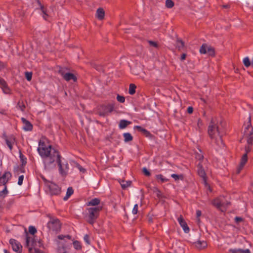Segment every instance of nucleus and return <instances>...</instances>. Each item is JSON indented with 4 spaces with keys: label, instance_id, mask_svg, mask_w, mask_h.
<instances>
[{
    "label": "nucleus",
    "instance_id": "obj_32",
    "mask_svg": "<svg viewBox=\"0 0 253 253\" xmlns=\"http://www.w3.org/2000/svg\"><path fill=\"white\" fill-rule=\"evenodd\" d=\"M173 249L170 253H184V250L181 247H173Z\"/></svg>",
    "mask_w": 253,
    "mask_h": 253
},
{
    "label": "nucleus",
    "instance_id": "obj_55",
    "mask_svg": "<svg viewBox=\"0 0 253 253\" xmlns=\"http://www.w3.org/2000/svg\"><path fill=\"white\" fill-rule=\"evenodd\" d=\"M93 67L98 71H101L102 69V67L101 66L97 65L95 64H94L93 65Z\"/></svg>",
    "mask_w": 253,
    "mask_h": 253
},
{
    "label": "nucleus",
    "instance_id": "obj_29",
    "mask_svg": "<svg viewBox=\"0 0 253 253\" xmlns=\"http://www.w3.org/2000/svg\"><path fill=\"white\" fill-rule=\"evenodd\" d=\"M30 242H31V246L33 247H34L36 243L35 242L33 238L32 237H30L27 236L26 239V246L29 247L30 245Z\"/></svg>",
    "mask_w": 253,
    "mask_h": 253
},
{
    "label": "nucleus",
    "instance_id": "obj_20",
    "mask_svg": "<svg viewBox=\"0 0 253 253\" xmlns=\"http://www.w3.org/2000/svg\"><path fill=\"white\" fill-rule=\"evenodd\" d=\"M105 11L102 8H99L97 9L96 16L99 20H102L104 18Z\"/></svg>",
    "mask_w": 253,
    "mask_h": 253
},
{
    "label": "nucleus",
    "instance_id": "obj_4",
    "mask_svg": "<svg viewBox=\"0 0 253 253\" xmlns=\"http://www.w3.org/2000/svg\"><path fill=\"white\" fill-rule=\"evenodd\" d=\"M47 216L50 219L47 224L48 228L56 233L59 232L61 228V223L60 220L50 214H48Z\"/></svg>",
    "mask_w": 253,
    "mask_h": 253
},
{
    "label": "nucleus",
    "instance_id": "obj_12",
    "mask_svg": "<svg viewBox=\"0 0 253 253\" xmlns=\"http://www.w3.org/2000/svg\"><path fill=\"white\" fill-rule=\"evenodd\" d=\"M9 243L11 245L12 250L14 252L17 253H21L22 246L17 241L13 239H11L9 240Z\"/></svg>",
    "mask_w": 253,
    "mask_h": 253
},
{
    "label": "nucleus",
    "instance_id": "obj_26",
    "mask_svg": "<svg viewBox=\"0 0 253 253\" xmlns=\"http://www.w3.org/2000/svg\"><path fill=\"white\" fill-rule=\"evenodd\" d=\"M74 193V190L72 187H69L67 189L66 195L64 197L63 200L64 201H66L68 200V199Z\"/></svg>",
    "mask_w": 253,
    "mask_h": 253
},
{
    "label": "nucleus",
    "instance_id": "obj_23",
    "mask_svg": "<svg viewBox=\"0 0 253 253\" xmlns=\"http://www.w3.org/2000/svg\"><path fill=\"white\" fill-rule=\"evenodd\" d=\"M100 199H99L98 198H95L91 199L90 201L88 202L87 203H86V204L87 206H95L98 205L100 204Z\"/></svg>",
    "mask_w": 253,
    "mask_h": 253
},
{
    "label": "nucleus",
    "instance_id": "obj_13",
    "mask_svg": "<svg viewBox=\"0 0 253 253\" xmlns=\"http://www.w3.org/2000/svg\"><path fill=\"white\" fill-rule=\"evenodd\" d=\"M12 176L9 171H5L1 176H0V185L6 186V183Z\"/></svg>",
    "mask_w": 253,
    "mask_h": 253
},
{
    "label": "nucleus",
    "instance_id": "obj_39",
    "mask_svg": "<svg viewBox=\"0 0 253 253\" xmlns=\"http://www.w3.org/2000/svg\"><path fill=\"white\" fill-rule=\"evenodd\" d=\"M8 190L7 189V186H4V189L0 191V197H4L8 193Z\"/></svg>",
    "mask_w": 253,
    "mask_h": 253
},
{
    "label": "nucleus",
    "instance_id": "obj_42",
    "mask_svg": "<svg viewBox=\"0 0 253 253\" xmlns=\"http://www.w3.org/2000/svg\"><path fill=\"white\" fill-rule=\"evenodd\" d=\"M29 232L31 234L34 235L37 232V229L35 227L33 226H30L29 227Z\"/></svg>",
    "mask_w": 253,
    "mask_h": 253
},
{
    "label": "nucleus",
    "instance_id": "obj_17",
    "mask_svg": "<svg viewBox=\"0 0 253 253\" xmlns=\"http://www.w3.org/2000/svg\"><path fill=\"white\" fill-rule=\"evenodd\" d=\"M213 139H215V143L219 147L222 148L224 147V144L222 139V133L215 136V137H214Z\"/></svg>",
    "mask_w": 253,
    "mask_h": 253
},
{
    "label": "nucleus",
    "instance_id": "obj_36",
    "mask_svg": "<svg viewBox=\"0 0 253 253\" xmlns=\"http://www.w3.org/2000/svg\"><path fill=\"white\" fill-rule=\"evenodd\" d=\"M171 177H172L175 181H177L179 179H183V175L182 174L178 175L176 174H172L171 175Z\"/></svg>",
    "mask_w": 253,
    "mask_h": 253
},
{
    "label": "nucleus",
    "instance_id": "obj_1",
    "mask_svg": "<svg viewBox=\"0 0 253 253\" xmlns=\"http://www.w3.org/2000/svg\"><path fill=\"white\" fill-rule=\"evenodd\" d=\"M37 150L42 159L44 168L46 170H50L55 168L57 163L59 167L60 173L63 176L67 174L69 165L68 163L65 164L62 163L61 156L58 150L52 147L51 145L46 146L45 143L41 140L39 142Z\"/></svg>",
    "mask_w": 253,
    "mask_h": 253
},
{
    "label": "nucleus",
    "instance_id": "obj_44",
    "mask_svg": "<svg viewBox=\"0 0 253 253\" xmlns=\"http://www.w3.org/2000/svg\"><path fill=\"white\" fill-rule=\"evenodd\" d=\"M117 99L118 101L121 102V103H124L125 101V98L123 96H120L119 95H118L117 96Z\"/></svg>",
    "mask_w": 253,
    "mask_h": 253
},
{
    "label": "nucleus",
    "instance_id": "obj_6",
    "mask_svg": "<svg viewBox=\"0 0 253 253\" xmlns=\"http://www.w3.org/2000/svg\"><path fill=\"white\" fill-rule=\"evenodd\" d=\"M208 133L211 139H213L214 137H215V136L222 133L219 127L213 122V119L211 120L209 126Z\"/></svg>",
    "mask_w": 253,
    "mask_h": 253
},
{
    "label": "nucleus",
    "instance_id": "obj_59",
    "mask_svg": "<svg viewBox=\"0 0 253 253\" xmlns=\"http://www.w3.org/2000/svg\"><path fill=\"white\" fill-rule=\"evenodd\" d=\"M65 237H66V236H65V235H60L58 236L57 238H58V239H59L60 240H63V239H64V238H65Z\"/></svg>",
    "mask_w": 253,
    "mask_h": 253
},
{
    "label": "nucleus",
    "instance_id": "obj_9",
    "mask_svg": "<svg viewBox=\"0 0 253 253\" xmlns=\"http://www.w3.org/2000/svg\"><path fill=\"white\" fill-rule=\"evenodd\" d=\"M2 138L5 140L6 145L10 150L11 151L13 148V145L16 142V139L14 135L12 134L7 135L5 133H4L2 134Z\"/></svg>",
    "mask_w": 253,
    "mask_h": 253
},
{
    "label": "nucleus",
    "instance_id": "obj_56",
    "mask_svg": "<svg viewBox=\"0 0 253 253\" xmlns=\"http://www.w3.org/2000/svg\"><path fill=\"white\" fill-rule=\"evenodd\" d=\"M243 220V219L241 217H239V216H236L235 218V221L237 222V223H239L240 222H241Z\"/></svg>",
    "mask_w": 253,
    "mask_h": 253
},
{
    "label": "nucleus",
    "instance_id": "obj_28",
    "mask_svg": "<svg viewBox=\"0 0 253 253\" xmlns=\"http://www.w3.org/2000/svg\"><path fill=\"white\" fill-rule=\"evenodd\" d=\"M120 183L121 185L122 188L123 189H125L131 185V182L130 181H126L125 180H122L120 181Z\"/></svg>",
    "mask_w": 253,
    "mask_h": 253
},
{
    "label": "nucleus",
    "instance_id": "obj_45",
    "mask_svg": "<svg viewBox=\"0 0 253 253\" xmlns=\"http://www.w3.org/2000/svg\"><path fill=\"white\" fill-rule=\"evenodd\" d=\"M148 42L149 44H150V45H151L152 46H153L156 48H157L158 47V43L155 42H154L152 41H148Z\"/></svg>",
    "mask_w": 253,
    "mask_h": 253
},
{
    "label": "nucleus",
    "instance_id": "obj_54",
    "mask_svg": "<svg viewBox=\"0 0 253 253\" xmlns=\"http://www.w3.org/2000/svg\"><path fill=\"white\" fill-rule=\"evenodd\" d=\"M77 167L80 170L81 172L84 173L85 171V169H84L80 165L77 164Z\"/></svg>",
    "mask_w": 253,
    "mask_h": 253
},
{
    "label": "nucleus",
    "instance_id": "obj_38",
    "mask_svg": "<svg viewBox=\"0 0 253 253\" xmlns=\"http://www.w3.org/2000/svg\"><path fill=\"white\" fill-rule=\"evenodd\" d=\"M166 6L167 8H171L174 6V2L171 0H166Z\"/></svg>",
    "mask_w": 253,
    "mask_h": 253
},
{
    "label": "nucleus",
    "instance_id": "obj_51",
    "mask_svg": "<svg viewBox=\"0 0 253 253\" xmlns=\"http://www.w3.org/2000/svg\"><path fill=\"white\" fill-rule=\"evenodd\" d=\"M142 133L147 137H149L151 135V133L146 129H144V130L142 131Z\"/></svg>",
    "mask_w": 253,
    "mask_h": 253
},
{
    "label": "nucleus",
    "instance_id": "obj_7",
    "mask_svg": "<svg viewBox=\"0 0 253 253\" xmlns=\"http://www.w3.org/2000/svg\"><path fill=\"white\" fill-rule=\"evenodd\" d=\"M48 188L50 194L52 195H58L61 193V188L54 183L48 182L46 184Z\"/></svg>",
    "mask_w": 253,
    "mask_h": 253
},
{
    "label": "nucleus",
    "instance_id": "obj_30",
    "mask_svg": "<svg viewBox=\"0 0 253 253\" xmlns=\"http://www.w3.org/2000/svg\"><path fill=\"white\" fill-rule=\"evenodd\" d=\"M136 86L133 84H130L129 86L128 92L130 95H133L135 93Z\"/></svg>",
    "mask_w": 253,
    "mask_h": 253
},
{
    "label": "nucleus",
    "instance_id": "obj_16",
    "mask_svg": "<svg viewBox=\"0 0 253 253\" xmlns=\"http://www.w3.org/2000/svg\"><path fill=\"white\" fill-rule=\"evenodd\" d=\"M21 120L23 123V129L26 131H30L33 129V126L31 123L26 119L22 118Z\"/></svg>",
    "mask_w": 253,
    "mask_h": 253
},
{
    "label": "nucleus",
    "instance_id": "obj_33",
    "mask_svg": "<svg viewBox=\"0 0 253 253\" xmlns=\"http://www.w3.org/2000/svg\"><path fill=\"white\" fill-rule=\"evenodd\" d=\"M156 179L158 180H161V181L162 183H164V182H167V181H169V179L165 178L164 177V176L162 174H161L156 175Z\"/></svg>",
    "mask_w": 253,
    "mask_h": 253
},
{
    "label": "nucleus",
    "instance_id": "obj_25",
    "mask_svg": "<svg viewBox=\"0 0 253 253\" xmlns=\"http://www.w3.org/2000/svg\"><path fill=\"white\" fill-rule=\"evenodd\" d=\"M37 3L39 4V5L40 6V9L42 11V12L43 13V17L44 19L46 20V17L48 16L47 14L46 13V10L45 8L44 7V6L41 4V2L39 0H37Z\"/></svg>",
    "mask_w": 253,
    "mask_h": 253
},
{
    "label": "nucleus",
    "instance_id": "obj_47",
    "mask_svg": "<svg viewBox=\"0 0 253 253\" xmlns=\"http://www.w3.org/2000/svg\"><path fill=\"white\" fill-rule=\"evenodd\" d=\"M202 212L200 210H197L196 211V217H197V222L199 223L200 221L199 217L201 215Z\"/></svg>",
    "mask_w": 253,
    "mask_h": 253
},
{
    "label": "nucleus",
    "instance_id": "obj_48",
    "mask_svg": "<svg viewBox=\"0 0 253 253\" xmlns=\"http://www.w3.org/2000/svg\"><path fill=\"white\" fill-rule=\"evenodd\" d=\"M24 179V176L23 175H20L18 178V184L19 185H21L23 183Z\"/></svg>",
    "mask_w": 253,
    "mask_h": 253
},
{
    "label": "nucleus",
    "instance_id": "obj_11",
    "mask_svg": "<svg viewBox=\"0 0 253 253\" xmlns=\"http://www.w3.org/2000/svg\"><path fill=\"white\" fill-rule=\"evenodd\" d=\"M59 73L63 77V79L67 82L72 80L74 82H76L77 80V78L74 74L71 73H65L63 69H60L59 70Z\"/></svg>",
    "mask_w": 253,
    "mask_h": 253
},
{
    "label": "nucleus",
    "instance_id": "obj_52",
    "mask_svg": "<svg viewBox=\"0 0 253 253\" xmlns=\"http://www.w3.org/2000/svg\"><path fill=\"white\" fill-rule=\"evenodd\" d=\"M203 126L202 121L201 119H199L197 122V126L199 130L201 129V127Z\"/></svg>",
    "mask_w": 253,
    "mask_h": 253
},
{
    "label": "nucleus",
    "instance_id": "obj_19",
    "mask_svg": "<svg viewBox=\"0 0 253 253\" xmlns=\"http://www.w3.org/2000/svg\"><path fill=\"white\" fill-rule=\"evenodd\" d=\"M247 161H248V155H247V154H245L243 155V156L241 158L240 164V166H239V168L238 169V173L240 172V170L243 169V168L244 167V166L247 163Z\"/></svg>",
    "mask_w": 253,
    "mask_h": 253
},
{
    "label": "nucleus",
    "instance_id": "obj_35",
    "mask_svg": "<svg viewBox=\"0 0 253 253\" xmlns=\"http://www.w3.org/2000/svg\"><path fill=\"white\" fill-rule=\"evenodd\" d=\"M73 246L74 248L77 250H80L82 249L81 243L78 241H75L73 242Z\"/></svg>",
    "mask_w": 253,
    "mask_h": 253
},
{
    "label": "nucleus",
    "instance_id": "obj_31",
    "mask_svg": "<svg viewBox=\"0 0 253 253\" xmlns=\"http://www.w3.org/2000/svg\"><path fill=\"white\" fill-rule=\"evenodd\" d=\"M16 107L23 112L25 109V105L22 100H19L17 103Z\"/></svg>",
    "mask_w": 253,
    "mask_h": 253
},
{
    "label": "nucleus",
    "instance_id": "obj_18",
    "mask_svg": "<svg viewBox=\"0 0 253 253\" xmlns=\"http://www.w3.org/2000/svg\"><path fill=\"white\" fill-rule=\"evenodd\" d=\"M195 247L199 250H202L207 247V243L205 241H198L194 243Z\"/></svg>",
    "mask_w": 253,
    "mask_h": 253
},
{
    "label": "nucleus",
    "instance_id": "obj_2",
    "mask_svg": "<svg viewBox=\"0 0 253 253\" xmlns=\"http://www.w3.org/2000/svg\"><path fill=\"white\" fill-rule=\"evenodd\" d=\"M101 207L87 208L84 211V217L89 224L93 225L98 218Z\"/></svg>",
    "mask_w": 253,
    "mask_h": 253
},
{
    "label": "nucleus",
    "instance_id": "obj_27",
    "mask_svg": "<svg viewBox=\"0 0 253 253\" xmlns=\"http://www.w3.org/2000/svg\"><path fill=\"white\" fill-rule=\"evenodd\" d=\"M124 141L125 142H129L132 140L133 137L130 133L126 132L123 134Z\"/></svg>",
    "mask_w": 253,
    "mask_h": 253
},
{
    "label": "nucleus",
    "instance_id": "obj_15",
    "mask_svg": "<svg viewBox=\"0 0 253 253\" xmlns=\"http://www.w3.org/2000/svg\"><path fill=\"white\" fill-rule=\"evenodd\" d=\"M177 220L184 232L186 233H189L190 231L189 228L181 215L177 218Z\"/></svg>",
    "mask_w": 253,
    "mask_h": 253
},
{
    "label": "nucleus",
    "instance_id": "obj_64",
    "mask_svg": "<svg viewBox=\"0 0 253 253\" xmlns=\"http://www.w3.org/2000/svg\"><path fill=\"white\" fill-rule=\"evenodd\" d=\"M0 114H5V110L3 109H1V110H0Z\"/></svg>",
    "mask_w": 253,
    "mask_h": 253
},
{
    "label": "nucleus",
    "instance_id": "obj_40",
    "mask_svg": "<svg viewBox=\"0 0 253 253\" xmlns=\"http://www.w3.org/2000/svg\"><path fill=\"white\" fill-rule=\"evenodd\" d=\"M3 91L5 94H8L10 93V90L9 88L8 87L7 84H5V85H3L1 87Z\"/></svg>",
    "mask_w": 253,
    "mask_h": 253
},
{
    "label": "nucleus",
    "instance_id": "obj_62",
    "mask_svg": "<svg viewBox=\"0 0 253 253\" xmlns=\"http://www.w3.org/2000/svg\"><path fill=\"white\" fill-rule=\"evenodd\" d=\"M23 166H22L21 168H19V170L21 172L24 173L25 172V170Z\"/></svg>",
    "mask_w": 253,
    "mask_h": 253
},
{
    "label": "nucleus",
    "instance_id": "obj_58",
    "mask_svg": "<svg viewBox=\"0 0 253 253\" xmlns=\"http://www.w3.org/2000/svg\"><path fill=\"white\" fill-rule=\"evenodd\" d=\"M193 112V108L191 106H189L187 108V112L189 113V114H191Z\"/></svg>",
    "mask_w": 253,
    "mask_h": 253
},
{
    "label": "nucleus",
    "instance_id": "obj_22",
    "mask_svg": "<svg viewBox=\"0 0 253 253\" xmlns=\"http://www.w3.org/2000/svg\"><path fill=\"white\" fill-rule=\"evenodd\" d=\"M229 252L231 253H251V251L249 249H246V250H243V249H230L229 250Z\"/></svg>",
    "mask_w": 253,
    "mask_h": 253
},
{
    "label": "nucleus",
    "instance_id": "obj_60",
    "mask_svg": "<svg viewBox=\"0 0 253 253\" xmlns=\"http://www.w3.org/2000/svg\"><path fill=\"white\" fill-rule=\"evenodd\" d=\"M186 57V54L185 53H183L181 56V60H184L185 59V58Z\"/></svg>",
    "mask_w": 253,
    "mask_h": 253
},
{
    "label": "nucleus",
    "instance_id": "obj_57",
    "mask_svg": "<svg viewBox=\"0 0 253 253\" xmlns=\"http://www.w3.org/2000/svg\"><path fill=\"white\" fill-rule=\"evenodd\" d=\"M6 84V82L3 79L0 78V84L1 85V87L5 85Z\"/></svg>",
    "mask_w": 253,
    "mask_h": 253
},
{
    "label": "nucleus",
    "instance_id": "obj_41",
    "mask_svg": "<svg viewBox=\"0 0 253 253\" xmlns=\"http://www.w3.org/2000/svg\"><path fill=\"white\" fill-rule=\"evenodd\" d=\"M3 91L5 94H8L10 93V90L9 88L8 87L7 84H5V85H3L1 87Z\"/></svg>",
    "mask_w": 253,
    "mask_h": 253
},
{
    "label": "nucleus",
    "instance_id": "obj_24",
    "mask_svg": "<svg viewBox=\"0 0 253 253\" xmlns=\"http://www.w3.org/2000/svg\"><path fill=\"white\" fill-rule=\"evenodd\" d=\"M175 46L178 50H181L184 46V42L181 40L177 39L176 41Z\"/></svg>",
    "mask_w": 253,
    "mask_h": 253
},
{
    "label": "nucleus",
    "instance_id": "obj_5",
    "mask_svg": "<svg viewBox=\"0 0 253 253\" xmlns=\"http://www.w3.org/2000/svg\"><path fill=\"white\" fill-rule=\"evenodd\" d=\"M114 103H109L100 106L98 108V114L102 117L108 116L114 110Z\"/></svg>",
    "mask_w": 253,
    "mask_h": 253
},
{
    "label": "nucleus",
    "instance_id": "obj_61",
    "mask_svg": "<svg viewBox=\"0 0 253 253\" xmlns=\"http://www.w3.org/2000/svg\"><path fill=\"white\" fill-rule=\"evenodd\" d=\"M35 253H43V252L38 249H35Z\"/></svg>",
    "mask_w": 253,
    "mask_h": 253
},
{
    "label": "nucleus",
    "instance_id": "obj_37",
    "mask_svg": "<svg viewBox=\"0 0 253 253\" xmlns=\"http://www.w3.org/2000/svg\"><path fill=\"white\" fill-rule=\"evenodd\" d=\"M19 157H20V160H21V161L22 162V166H25L26 164V163H27V161H26L27 159L21 153V151H20Z\"/></svg>",
    "mask_w": 253,
    "mask_h": 253
},
{
    "label": "nucleus",
    "instance_id": "obj_49",
    "mask_svg": "<svg viewBox=\"0 0 253 253\" xmlns=\"http://www.w3.org/2000/svg\"><path fill=\"white\" fill-rule=\"evenodd\" d=\"M84 239L86 244H90L89 236L87 234L84 235Z\"/></svg>",
    "mask_w": 253,
    "mask_h": 253
},
{
    "label": "nucleus",
    "instance_id": "obj_10",
    "mask_svg": "<svg viewBox=\"0 0 253 253\" xmlns=\"http://www.w3.org/2000/svg\"><path fill=\"white\" fill-rule=\"evenodd\" d=\"M223 199V197H221L216 198L213 201L212 204L219 209H221L222 208H225L230 204V203L228 202H225L224 201Z\"/></svg>",
    "mask_w": 253,
    "mask_h": 253
},
{
    "label": "nucleus",
    "instance_id": "obj_50",
    "mask_svg": "<svg viewBox=\"0 0 253 253\" xmlns=\"http://www.w3.org/2000/svg\"><path fill=\"white\" fill-rule=\"evenodd\" d=\"M138 205L137 204H135L134 206V207H133V210H132V213L134 214H136L137 213V212H138Z\"/></svg>",
    "mask_w": 253,
    "mask_h": 253
},
{
    "label": "nucleus",
    "instance_id": "obj_21",
    "mask_svg": "<svg viewBox=\"0 0 253 253\" xmlns=\"http://www.w3.org/2000/svg\"><path fill=\"white\" fill-rule=\"evenodd\" d=\"M131 124L130 121H128L126 120H121L120 121L119 127L120 129H124L127 127V126Z\"/></svg>",
    "mask_w": 253,
    "mask_h": 253
},
{
    "label": "nucleus",
    "instance_id": "obj_43",
    "mask_svg": "<svg viewBox=\"0 0 253 253\" xmlns=\"http://www.w3.org/2000/svg\"><path fill=\"white\" fill-rule=\"evenodd\" d=\"M25 77L27 81H30L32 80V73L31 72H26L25 73Z\"/></svg>",
    "mask_w": 253,
    "mask_h": 253
},
{
    "label": "nucleus",
    "instance_id": "obj_63",
    "mask_svg": "<svg viewBox=\"0 0 253 253\" xmlns=\"http://www.w3.org/2000/svg\"><path fill=\"white\" fill-rule=\"evenodd\" d=\"M65 238H67L69 240H70V239H71L72 237H71V236H70L69 235H66Z\"/></svg>",
    "mask_w": 253,
    "mask_h": 253
},
{
    "label": "nucleus",
    "instance_id": "obj_8",
    "mask_svg": "<svg viewBox=\"0 0 253 253\" xmlns=\"http://www.w3.org/2000/svg\"><path fill=\"white\" fill-rule=\"evenodd\" d=\"M199 52L201 54H208L211 56L215 55V50L214 48L211 46H208L207 44L204 43L201 46Z\"/></svg>",
    "mask_w": 253,
    "mask_h": 253
},
{
    "label": "nucleus",
    "instance_id": "obj_34",
    "mask_svg": "<svg viewBox=\"0 0 253 253\" xmlns=\"http://www.w3.org/2000/svg\"><path fill=\"white\" fill-rule=\"evenodd\" d=\"M243 63L245 67H249L252 66V62H251L250 59L248 57H246L243 59Z\"/></svg>",
    "mask_w": 253,
    "mask_h": 253
},
{
    "label": "nucleus",
    "instance_id": "obj_14",
    "mask_svg": "<svg viewBox=\"0 0 253 253\" xmlns=\"http://www.w3.org/2000/svg\"><path fill=\"white\" fill-rule=\"evenodd\" d=\"M197 173L198 174L203 178L204 183L206 184L207 183L206 174L202 164L200 163L197 165Z\"/></svg>",
    "mask_w": 253,
    "mask_h": 253
},
{
    "label": "nucleus",
    "instance_id": "obj_46",
    "mask_svg": "<svg viewBox=\"0 0 253 253\" xmlns=\"http://www.w3.org/2000/svg\"><path fill=\"white\" fill-rule=\"evenodd\" d=\"M142 171L144 173V174L147 176H149L151 175L150 172L146 168H143Z\"/></svg>",
    "mask_w": 253,
    "mask_h": 253
},
{
    "label": "nucleus",
    "instance_id": "obj_3",
    "mask_svg": "<svg viewBox=\"0 0 253 253\" xmlns=\"http://www.w3.org/2000/svg\"><path fill=\"white\" fill-rule=\"evenodd\" d=\"M247 126L245 128L244 136L247 139L248 145L246 146L245 150V154L248 155V153L251 151L250 146H252L253 142V127L251 126V117H249V121L247 123Z\"/></svg>",
    "mask_w": 253,
    "mask_h": 253
},
{
    "label": "nucleus",
    "instance_id": "obj_53",
    "mask_svg": "<svg viewBox=\"0 0 253 253\" xmlns=\"http://www.w3.org/2000/svg\"><path fill=\"white\" fill-rule=\"evenodd\" d=\"M134 129H136L138 131H140L142 133V131L144 130L145 128L139 126H135L134 127Z\"/></svg>",
    "mask_w": 253,
    "mask_h": 253
}]
</instances>
